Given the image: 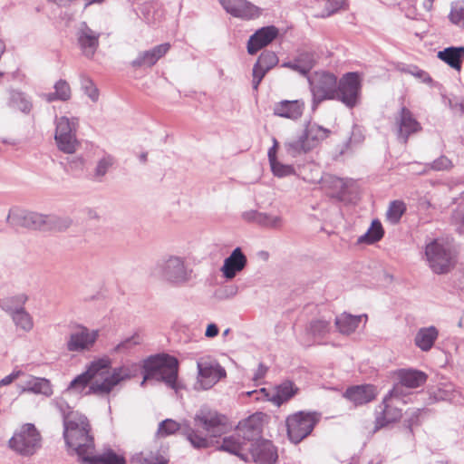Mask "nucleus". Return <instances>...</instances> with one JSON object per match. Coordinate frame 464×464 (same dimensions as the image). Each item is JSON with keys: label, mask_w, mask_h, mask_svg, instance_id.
<instances>
[{"label": "nucleus", "mask_w": 464, "mask_h": 464, "mask_svg": "<svg viewBox=\"0 0 464 464\" xmlns=\"http://www.w3.org/2000/svg\"><path fill=\"white\" fill-rule=\"evenodd\" d=\"M131 376L127 367L111 369V359L102 357L93 360L84 372L71 382L68 390L82 393L88 387L86 394L106 396L121 382L130 379Z\"/></svg>", "instance_id": "nucleus-1"}, {"label": "nucleus", "mask_w": 464, "mask_h": 464, "mask_svg": "<svg viewBox=\"0 0 464 464\" xmlns=\"http://www.w3.org/2000/svg\"><path fill=\"white\" fill-rule=\"evenodd\" d=\"M195 429L186 430V437L195 449H208L219 444L218 438L229 429L227 418L210 409H201L194 417Z\"/></svg>", "instance_id": "nucleus-2"}, {"label": "nucleus", "mask_w": 464, "mask_h": 464, "mask_svg": "<svg viewBox=\"0 0 464 464\" xmlns=\"http://www.w3.org/2000/svg\"><path fill=\"white\" fill-rule=\"evenodd\" d=\"M63 439L71 453L83 462L95 451L94 437L89 419L79 411H70L63 418Z\"/></svg>", "instance_id": "nucleus-3"}, {"label": "nucleus", "mask_w": 464, "mask_h": 464, "mask_svg": "<svg viewBox=\"0 0 464 464\" xmlns=\"http://www.w3.org/2000/svg\"><path fill=\"white\" fill-rule=\"evenodd\" d=\"M260 434V427L256 424V417L239 422L234 434L225 437L222 444L215 446L218 450L238 456L245 461H249L248 448L252 440Z\"/></svg>", "instance_id": "nucleus-4"}, {"label": "nucleus", "mask_w": 464, "mask_h": 464, "mask_svg": "<svg viewBox=\"0 0 464 464\" xmlns=\"http://www.w3.org/2000/svg\"><path fill=\"white\" fill-rule=\"evenodd\" d=\"M142 384L150 379L162 380L175 389L178 379L179 362L175 357L162 354L150 357L144 362Z\"/></svg>", "instance_id": "nucleus-5"}, {"label": "nucleus", "mask_w": 464, "mask_h": 464, "mask_svg": "<svg viewBox=\"0 0 464 464\" xmlns=\"http://www.w3.org/2000/svg\"><path fill=\"white\" fill-rule=\"evenodd\" d=\"M8 444L16 453L32 456L41 448L42 436L34 424L24 423L14 432Z\"/></svg>", "instance_id": "nucleus-6"}, {"label": "nucleus", "mask_w": 464, "mask_h": 464, "mask_svg": "<svg viewBox=\"0 0 464 464\" xmlns=\"http://www.w3.org/2000/svg\"><path fill=\"white\" fill-rule=\"evenodd\" d=\"M330 134V130L315 123H310L300 136L286 144L287 150L293 155L307 153L317 148Z\"/></svg>", "instance_id": "nucleus-7"}, {"label": "nucleus", "mask_w": 464, "mask_h": 464, "mask_svg": "<svg viewBox=\"0 0 464 464\" xmlns=\"http://www.w3.org/2000/svg\"><path fill=\"white\" fill-rule=\"evenodd\" d=\"M318 421L319 416L315 412L299 411L288 416L285 422L289 440L299 443L313 431Z\"/></svg>", "instance_id": "nucleus-8"}, {"label": "nucleus", "mask_w": 464, "mask_h": 464, "mask_svg": "<svg viewBox=\"0 0 464 464\" xmlns=\"http://www.w3.org/2000/svg\"><path fill=\"white\" fill-rule=\"evenodd\" d=\"M425 255L430 268L437 274L449 272L454 266V255L450 248L439 240L426 246Z\"/></svg>", "instance_id": "nucleus-9"}, {"label": "nucleus", "mask_w": 464, "mask_h": 464, "mask_svg": "<svg viewBox=\"0 0 464 464\" xmlns=\"http://www.w3.org/2000/svg\"><path fill=\"white\" fill-rule=\"evenodd\" d=\"M77 125L75 119L71 121L67 117H61L57 120L54 139L58 149L64 153H74L80 145L76 139Z\"/></svg>", "instance_id": "nucleus-10"}, {"label": "nucleus", "mask_w": 464, "mask_h": 464, "mask_svg": "<svg viewBox=\"0 0 464 464\" xmlns=\"http://www.w3.org/2000/svg\"><path fill=\"white\" fill-rule=\"evenodd\" d=\"M361 78L357 72L345 73L337 82V100L348 107H354L360 97Z\"/></svg>", "instance_id": "nucleus-11"}, {"label": "nucleus", "mask_w": 464, "mask_h": 464, "mask_svg": "<svg viewBox=\"0 0 464 464\" xmlns=\"http://www.w3.org/2000/svg\"><path fill=\"white\" fill-rule=\"evenodd\" d=\"M198 385L208 390L227 375L226 370L215 360L201 358L198 362Z\"/></svg>", "instance_id": "nucleus-12"}, {"label": "nucleus", "mask_w": 464, "mask_h": 464, "mask_svg": "<svg viewBox=\"0 0 464 464\" xmlns=\"http://www.w3.org/2000/svg\"><path fill=\"white\" fill-rule=\"evenodd\" d=\"M249 460L259 464H275L277 460V451L271 441L254 440L248 448Z\"/></svg>", "instance_id": "nucleus-13"}, {"label": "nucleus", "mask_w": 464, "mask_h": 464, "mask_svg": "<svg viewBox=\"0 0 464 464\" xmlns=\"http://www.w3.org/2000/svg\"><path fill=\"white\" fill-rule=\"evenodd\" d=\"M21 225L31 229H56L62 230L69 226L68 221H62L53 217H44L38 213L28 212L22 216Z\"/></svg>", "instance_id": "nucleus-14"}, {"label": "nucleus", "mask_w": 464, "mask_h": 464, "mask_svg": "<svg viewBox=\"0 0 464 464\" xmlns=\"http://www.w3.org/2000/svg\"><path fill=\"white\" fill-rule=\"evenodd\" d=\"M219 3L228 14L243 20L256 19L261 14V9L246 0H219Z\"/></svg>", "instance_id": "nucleus-15"}, {"label": "nucleus", "mask_w": 464, "mask_h": 464, "mask_svg": "<svg viewBox=\"0 0 464 464\" xmlns=\"http://www.w3.org/2000/svg\"><path fill=\"white\" fill-rule=\"evenodd\" d=\"M313 93L318 101L337 98V78L333 73L323 72L313 82Z\"/></svg>", "instance_id": "nucleus-16"}, {"label": "nucleus", "mask_w": 464, "mask_h": 464, "mask_svg": "<svg viewBox=\"0 0 464 464\" xmlns=\"http://www.w3.org/2000/svg\"><path fill=\"white\" fill-rule=\"evenodd\" d=\"M98 336L99 332L97 330H89L88 328L81 325L77 326L70 336L67 348L71 352L89 350L93 346Z\"/></svg>", "instance_id": "nucleus-17"}, {"label": "nucleus", "mask_w": 464, "mask_h": 464, "mask_svg": "<svg viewBox=\"0 0 464 464\" xmlns=\"http://www.w3.org/2000/svg\"><path fill=\"white\" fill-rule=\"evenodd\" d=\"M278 29L274 26H266L257 30L250 36L247 42V52L249 54H256L259 50L271 44L278 35Z\"/></svg>", "instance_id": "nucleus-18"}, {"label": "nucleus", "mask_w": 464, "mask_h": 464, "mask_svg": "<svg viewBox=\"0 0 464 464\" xmlns=\"http://www.w3.org/2000/svg\"><path fill=\"white\" fill-rule=\"evenodd\" d=\"M304 107L302 100H283L275 103L273 112L276 116L296 121L303 115Z\"/></svg>", "instance_id": "nucleus-19"}, {"label": "nucleus", "mask_w": 464, "mask_h": 464, "mask_svg": "<svg viewBox=\"0 0 464 464\" xmlns=\"http://www.w3.org/2000/svg\"><path fill=\"white\" fill-rule=\"evenodd\" d=\"M26 296L21 295L15 297V303L17 304L16 306L5 304H3V307L12 314L13 320L16 326L20 327L24 331H30L34 326L32 317L27 312L24 311V308H18V306H22L26 302Z\"/></svg>", "instance_id": "nucleus-20"}, {"label": "nucleus", "mask_w": 464, "mask_h": 464, "mask_svg": "<svg viewBox=\"0 0 464 464\" xmlns=\"http://www.w3.org/2000/svg\"><path fill=\"white\" fill-rule=\"evenodd\" d=\"M377 390L374 385L362 384L348 388L344 392V397L355 405H362L375 399Z\"/></svg>", "instance_id": "nucleus-21"}, {"label": "nucleus", "mask_w": 464, "mask_h": 464, "mask_svg": "<svg viewBox=\"0 0 464 464\" xmlns=\"http://www.w3.org/2000/svg\"><path fill=\"white\" fill-rule=\"evenodd\" d=\"M77 40L82 53L92 57L99 46V34L83 24L77 33Z\"/></svg>", "instance_id": "nucleus-22"}, {"label": "nucleus", "mask_w": 464, "mask_h": 464, "mask_svg": "<svg viewBox=\"0 0 464 464\" xmlns=\"http://www.w3.org/2000/svg\"><path fill=\"white\" fill-rule=\"evenodd\" d=\"M383 411L376 417L373 431H377L390 423L400 420L402 416L401 410L393 403L391 396H387L383 400Z\"/></svg>", "instance_id": "nucleus-23"}, {"label": "nucleus", "mask_w": 464, "mask_h": 464, "mask_svg": "<svg viewBox=\"0 0 464 464\" xmlns=\"http://www.w3.org/2000/svg\"><path fill=\"white\" fill-rule=\"evenodd\" d=\"M246 262V256L239 247H237L224 261V265L221 268L223 276L227 279L234 278L238 272L245 268Z\"/></svg>", "instance_id": "nucleus-24"}, {"label": "nucleus", "mask_w": 464, "mask_h": 464, "mask_svg": "<svg viewBox=\"0 0 464 464\" xmlns=\"http://www.w3.org/2000/svg\"><path fill=\"white\" fill-rule=\"evenodd\" d=\"M398 135L406 142L409 135L420 130V123L413 118L411 112L405 107L401 108L397 120Z\"/></svg>", "instance_id": "nucleus-25"}, {"label": "nucleus", "mask_w": 464, "mask_h": 464, "mask_svg": "<svg viewBox=\"0 0 464 464\" xmlns=\"http://www.w3.org/2000/svg\"><path fill=\"white\" fill-rule=\"evenodd\" d=\"M86 464H126V459L123 454L118 453L111 449L103 450L99 454H89L82 462Z\"/></svg>", "instance_id": "nucleus-26"}, {"label": "nucleus", "mask_w": 464, "mask_h": 464, "mask_svg": "<svg viewBox=\"0 0 464 464\" xmlns=\"http://www.w3.org/2000/svg\"><path fill=\"white\" fill-rule=\"evenodd\" d=\"M438 58L458 72L461 71L464 59V46L447 47L438 52Z\"/></svg>", "instance_id": "nucleus-27"}, {"label": "nucleus", "mask_w": 464, "mask_h": 464, "mask_svg": "<svg viewBox=\"0 0 464 464\" xmlns=\"http://www.w3.org/2000/svg\"><path fill=\"white\" fill-rule=\"evenodd\" d=\"M169 458L164 451H141L135 453L130 459V464H168Z\"/></svg>", "instance_id": "nucleus-28"}, {"label": "nucleus", "mask_w": 464, "mask_h": 464, "mask_svg": "<svg viewBox=\"0 0 464 464\" xmlns=\"http://www.w3.org/2000/svg\"><path fill=\"white\" fill-rule=\"evenodd\" d=\"M439 335L438 330L434 326L420 328L416 334L414 342L421 351H430Z\"/></svg>", "instance_id": "nucleus-29"}, {"label": "nucleus", "mask_w": 464, "mask_h": 464, "mask_svg": "<svg viewBox=\"0 0 464 464\" xmlns=\"http://www.w3.org/2000/svg\"><path fill=\"white\" fill-rule=\"evenodd\" d=\"M397 376L400 383L407 388L420 387L427 379L424 372L416 370H400Z\"/></svg>", "instance_id": "nucleus-30"}, {"label": "nucleus", "mask_w": 464, "mask_h": 464, "mask_svg": "<svg viewBox=\"0 0 464 464\" xmlns=\"http://www.w3.org/2000/svg\"><path fill=\"white\" fill-rule=\"evenodd\" d=\"M165 274L171 281H184L187 278L183 261L179 257H170L166 262Z\"/></svg>", "instance_id": "nucleus-31"}, {"label": "nucleus", "mask_w": 464, "mask_h": 464, "mask_svg": "<svg viewBox=\"0 0 464 464\" xmlns=\"http://www.w3.org/2000/svg\"><path fill=\"white\" fill-rule=\"evenodd\" d=\"M23 391L47 397L53 394V387L49 380L33 376L28 380Z\"/></svg>", "instance_id": "nucleus-32"}, {"label": "nucleus", "mask_w": 464, "mask_h": 464, "mask_svg": "<svg viewBox=\"0 0 464 464\" xmlns=\"http://www.w3.org/2000/svg\"><path fill=\"white\" fill-rule=\"evenodd\" d=\"M361 323L360 316H353L347 314H343L337 317L335 324L337 328L342 334H349L355 331Z\"/></svg>", "instance_id": "nucleus-33"}, {"label": "nucleus", "mask_w": 464, "mask_h": 464, "mask_svg": "<svg viewBox=\"0 0 464 464\" xmlns=\"http://www.w3.org/2000/svg\"><path fill=\"white\" fill-rule=\"evenodd\" d=\"M297 390L298 389L295 387L292 382H284L276 388V392L272 398V401L279 406L295 396Z\"/></svg>", "instance_id": "nucleus-34"}, {"label": "nucleus", "mask_w": 464, "mask_h": 464, "mask_svg": "<svg viewBox=\"0 0 464 464\" xmlns=\"http://www.w3.org/2000/svg\"><path fill=\"white\" fill-rule=\"evenodd\" d=\"M383 237V228L380 221H372L368 231L359 237V243L373 244Z\"/></svg>", "instance_id": "nucleus-35"}, {"label": "nucleus", "mask_w": 464, "mask_h": 464, "mask_svg": "<svg viewBox=\"0 0 464 464\" xmlns=\"http://www.w3.org/2000/svg\"><path fill=\"white\" fill-rule=\"evenodd\" d=\"M314 64V55L312 53H305L300 54L296 60L289 63L287 66L302 73H306L313 68Z\"/></svg>", "instance_id": "nucleus-36"}, {"label": "nucleus", "mask_w": 464, "mask_h": 464, "mask_svg": "<svg viewBox=\"0 0 464 464\" xmlns=\"http://www.w3.org/2000/svg\"><path fill=\"white\" fill-rule=\"evenodd\" d=\"M54 92L45 94V99L48 102L54 100L67 101L71 97V88L67 82L63 80L58 81L54 85Z\"/></svg>", "instance_id": "nucleus-37"}, {"label": "nucleus", "mask_w": 464, "mask_h": 464, "mask_svg": "<svg viewBox=\"0 0 464 464\" xmlns=\"http://www.w3.org/2000/svg\"><path fill=\"white\" fill-rule=\"evenodd\" d=\"M406 211V205L401 200L392 201L386 212V218L392 224H396Z\"/></svg>", "instance_id": "nucleus-38"}, {"label": "nucleus", "mask_w": 464, "mask_h": 464, "mask_svg": "<svg viewBox=\"0 0 464 464\" xmlns=\"http://www.w3.org/2000/svg\"><path fill=\"white\" fill-rule=\"evenodd\" d=\"M327 193L333 198H342L346 191V182L340 178L331 177L326 180Z\"/></svg>", "instance_id": "nucleus-39"}, {"label": "nucleus", "mask_w": 464, "mask_h": 464, "mask_svg": "<svg viewBox=\"0 0 464 464\" xmlns=\"http://www.w3.org/2000/svg\"><path fill=\"white\" fill-rule=\"evenodd\" d=\"M448 17L453 24L464 27V1L453 3Z\"/></svg>", "instance_id": "nucleus-40"}, {"label": "nucleus", "mask_w": 464, "mask_h": 464, "mask_svg": "<svg viewBox=\"0 0 464 464\" xmlns=\"http://www.w3.org/2000/svg\"><path fill=\"white\" fill-rule=\"evenodd\" d=\"M159 59L157 58L154 51L151 49L150 51H146L140 53V55L132 62V65L134 67L140 66H152L154 65Z\"/></svg>", "instance_id": "nucleus-41"}, {"label": "nucleus", "mask_w": 464, "mask_h": 464, "mask_svg": "<svg viewBox=\"0 0 464 464\" xmlns=\"http://www.w3.org/2000/svg\"><path fill=\"white\" fill-rule=\"evenodd\" d=\"M10 105L14 109L20 110L21 111L27 112L31 110L32 104L21 92L12 93Z\"/></svg>", "instance_id": "nucleus-42"}, {"label": "nucleus", "mask_w": 464, "mask_h": 464, "mask_svg": "<svg viewBox=\"0 0 464 464\" xmlns=\"http://www.w3.org/2000/svg\"><path fill=\"white\" fill-rule=\"evenodd\" d=\"M179 428L180 425L177 421L167 419L160 423L157 434L160 437H166L176 433Z\"/></svg>", "instance_id": "nucleus-43"}, {"label": "nucleus", "mask_w": 464, "mask_h": 464, "mask_svg": "<svg viewBox=\"0 0 464 464\" xmlns=\"http://www.w3.org/2000/svg\"><path fill=\"white\" fill-rule=\"evenodd\" d=\"M330 329V322L325 320H314L311 322L309 332L314 337L324 336Z\"/></svg>", "instance_id": "nucleus-44"}, {"label": "nucleus", "mask_w": 464, "mask_h": 464, "mask_svg": "<svg viewBox=\"0 0 464 464\" xmlns=\"http://www.w3.org/2000/svg\"><path fill=\"white\" fill-rule=\"evenodd\" d=\"M278 63L277 56L273 52H264L262 53L258 59L256 63H258V66H261L265 68V70L269 71L274 66H276Z\"/></svg>", "instance_id": "nucleus-45"}, {"label": "nucleus", "mask_w": 464, "mask_h": 464, "mask_svg": "<svg viewBox=\"0 0 464 464\" xmlns=\"http://www.w3.org/2000/svg\"><path fill=\"white\" fill-rule=\"evenodd\" d=\"M272 172L278 178L295 174V169L291 165H285L277 160L270 163Z\"/></svg>", "instance_id": "nucleus-46"}, {"label": "nucleus", "mask_w": 464, "mask_h": 464, "mask_svg": "<svg viewBox=\"0 0 464 464\" xmlns=\"http://www.w3.org/2000/svg\"><path fill=\"white\" fill-rule=\"evenodd\" d=\"M452 218L459 231L464 234V203L458 206L452 215Z\"/></svg>", "instance_id": "nucleus-47"}, {"label": "nucleus", "mask_w": 464, "mask_h": 464, "mask_svg": "<svg viewBox=\"0 0 464 464\" xmlns=\"http://www.w3.org/2000/svg\"><path fill=\"white\" fill-rule=\"evenodd\" d=\"M325 2V14L324 15H330L334 12L341 9L345 4V0H324Z\"/></svg>", "instance_id": "nucleus-48"}, {"label": "nucleus", "mask_w": 464, "mask_h": 464, "mask_svg": "<svg viewBox=\"0 0 464 464\" xmlns=\"http://www.w3.org/2000/svg\"><path fill=\"white\" fill-rule=\"evenodd\" d=\"M113 162H114L113 159L110 156L102 159L98 162V165L96 168V175L100 176V177L103 176L107 172V169L111 166H112Z\"/></svg>", "instance_id": "nucleus-49"}, {"label": "nucleus", "mask_w": 464, "mask_h": 464, "mask_svg": "<svg viewBox=\"0 0 464 464\" xmlns=\"http://www.w3.org/2000/svg\"><path fill=\"white\" fill-rule=\"evenodd\" d=\"M406 72L410 73L411 75L414 76L415 78L420 79L423 82H430L431 78L429 75V73L421 69H419L417 67H413L411 69H408Z\"/></svg>", "instance_id": "nucleus-50"}, {"label": "nucleus", "mask_w": 464, "mask_h": 464, "mask_svg": "<svg viewBox=\"0 0 464 464\" xmlns=\"http://www.w3.org/2000/svg\"><path fill=\"white\" fill-rule=\"evenodd\" d=\"M170 49V44L166 43L160 45L155 46L152 50L154 51L158 59L163 57Z\"/></svg>", "instance_id": "nucleus-51"}, {"label": "nucleus", "mask_w": 464, "mask_h": 464, "mask_svg": "<svg viewBox=\"0 0 464 464\" xmlns=\"http://www.w3.org/2000/svg\"><path fill=\"white\" fill-rule=\"evenodd\" d=\"M21 374L20 371L14 372L9 375L5 376L0 381V386H5L12 383L14 380H16Z\"/></svg>", "instance_id": "nucleus-52"}, {"label": "nucleus", "mask_w": 464, "mask_h": 464, "mask_svg": "<svg viewBox=\"0 0 464 464\" xmlns=\"http://www.w3.org/2000/svg\"><path fill=\"white\" fill-rule=\"evenodd\" d=\"M267 72L265 68L258 66V63H256L253 68V78L262 80Z\"/></svg>", "instance_id": "nucleus-53"}, {"label": "nucleus", "mask_w": 464, "mask_h": 464, "mask_svg": "<svg viewBox=\"0 0 464 464\" xmlns=\"http://www.w3.org/2000/svg\"><path fill=\"white\" fill-rule=\"evenodd\" d=\"M218 334V328L215 324L208 325L205 335L208 338H213Z\"/></svg>", "instance_id": "nucleus-54"}, {"label": "nucleus", "mask_w": 464, "mask_h": 464, "mask_svg": "<svg viewBox=\"0 0 464 464\" xmlns=\"http://www.w3.org/2000/svg\"><path fill=\"white\" fill-rule=\"evenodd\" d=\"M277 146L278 145H277L276 140H274V145L268 150V160H269L270 163L277 160H276Z\"/></svg>", "instance_id": "nucleus-55"}, {"label": "nucleus", "mask_w": 464, "mask_h": 464, "mask_svg": "<svg viewBox=\"0 0 464 464\" xmlns=\"http://www.w3.org/2000/svg\"><path fill=\"white\" fill-rule=\"evenodd\" d=\"M137 344L140 343V337L139 336H132L130 339L126 340L125 342L120 343L117 346V350H121L122 348H128L130 343Z\"/></svg>", "instance_id": "nucleus-56"}, {"label": "nucleus", "mask_w": 464, "mask_h": 464, "mask_svg": "<svg viewBox=\"0 0 464 464\" xmlns=\"http://www.w3.org/2000/svg\"><path fill=\"white\" fill-rule=\"evenodd\" d=\"M86 90L89 91V96L92 101H96L98 99V90L90 83V87H86Z\"/></svg>", "instance_id": "nucleus-57"}, {"label": "nucleus", "mask_w": 464, "mask_h": 464, "mask_svg": "<svg viewBox=\"0 0 464 464\" xmlns=\"http://www.w3.org/2000/svg\"><path fill=\"white\" fill-rule=\"evenodd\" d=\"M435 0H423L422 5L427 12H430L433 9V4Z\"/></svg>", "instance_id": "nucleus-58"}, {"label": "nucleus", "mask_w": 464, "mask_h": 464, "mask_svg": "<svg viewBox=\"0 0 464 464\" xmlns=\"http://www.w3.org/2000/svg\"><path fill=\"white\" fill-rule=\"evenodd\" d=\"M266 372V368H265L263 365H260L254 379L256 381L262 379L265 376Z\"/></svg>", "instance_id": "nucleus-59"}, {"label": "nucleus", "mask_w": 464, "mask_h": 464, "mask_svg": "<svg viewBox=\"0 0 464 464\" xmlns=\"http://www.w3.org/2000/svg\"><path fill=\"white\" fill-rule=\"evenodd\" d=\"M437 163H440L441 168H445V169L450 167L451 164L450 161L445 157L440 158Z\"/></svg>", "instance_id": "nucleus-60"}, {"label": "nucleus", "mask_w": 464, "mask_h": 464, "mask_svg": "<svg viewBox=\"0 0 464 464\" xmlns=\"http://www.w3.org/2000/svg\"><path fill=\"white\" fill-rule=\"evenodd\" d=\"M262 80H259V79H256V78H253V88L255 90H257L260 82H261Z\"/></svg>", "instance_id": "nucleus-61"}, {"label": "nucleus", "mask_w": 464, "mask_h": 464, "mask_svg": "<svg viewBox=\"0 0 464 464\" xmlns=\"http://www.w3.org/2000/svg\"><path fill=\"white\" fill-rule=\"evenodd\" d=\"M102 1L103 0H85L86 5H92V4H94V3H101Z\"/></svg>", "instance_id": "nucleus-62"}, {"label": "nucleus", "mask_w": 464, "mask_h": 464, "mask_svg": "<svg viewBox=\"0 0 464 464\" xmlns=\"http://www.w3.org/2000/svg\"><path fill=\"white\" fill-rule=\"evenodd\" d=\"M14 216L13 214H9L8 215V219L11 221V222H14Z\"/></svg>", "instance_id": "nucleus-63"}, {"label": "nucleus", "mask_w": 464, "mask_h": 464, "mask_svg": "<svg viewBox=\"0 0 464 464\" xmlns=\"http://www.w3.org/2000/svg\"><path fill=\"white\" fill-rule=\"evenodd\" d=\"M228 329L224 332V334H228Z\"/></svg>", "instance_id": "nucleus-64"}]
</instances>
